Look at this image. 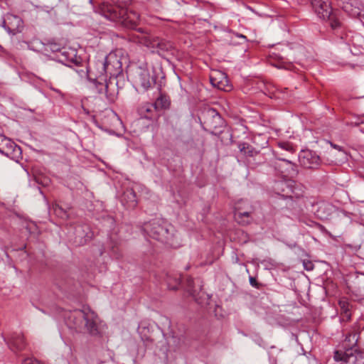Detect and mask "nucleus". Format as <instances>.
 Wrapping results in <instances>:
<instances>
[{
  "label": "nucleus",
  "mask_w": 364,
  "mask_h": 364,
  "mask_svg": "<svg viewBox=\"0 0 364 364\" xmlns=\"http://www.w3.org/2000/svg\"><path fill=\"white\" fill-rule=\"evenodd\" d=\"M97 315L89 306H84L82 309H76L66 316L65 322L69 328L76 332L87 331L92 335L98 333Z\"/></svg>",
  "instance_id": "1"
},
{
  "label": "nucleus",
  "mask_w": 364,
  "mask_h": 364,
  "mask_svg": "<svg viewBox=\"0 0 364 364\" xmlns=\"http://www.w3.org/2000/svg\"><path fill=\"white\" fill-rule=\"evenodd\" d=\"M309 1L317 16L328 22L332 29H337L341 26L338 17L340 11L332 9L330 0H309Z\"/></svg>",
  "instance_id": "2"
},
{
  "label": "nucleus",
  "mask_w": 364,
  "mask_h": 364,
  "mask_svg": "<svg viewBox=\"0 0 364 364\" xmlns=\"http://www.w3.org/2000/svg\"><path fill=\"white\" fill-rule=\"evenodd\" d=\"M105 16L110 21L120 23L125 28L136 29L139 21V14L119 6H111L107 8Z\"/></svg>",
  "instance_id": "3"
},
{
  "label": "nucleus",
  "mask_w": 364,
  "mask_h": 364,
  "mask_svg": "<svg viewBox=\"0 0 364 364\" xmlns=\"http://www.w3.org/2000/svg\"><path fill=\"white\" fill-rule=\"evenodd\" d=\"M170 225L159 220H152L144 223L142 231L144 235L167 245H171L173 233L170 232Z\"/></svg>",
  "instance_id": "4"
},
{
  "label": "nucleus",
  "mask_w": 364,
  "mask_h": 364,
  "mask_svg": "<svg viewBox=\"0 0 364 364\" xmlns=\"http://www.w3.org/2000/svg\"><path fill=\"white\" fill-rule=\"evenodd\" d=\"M333 364H364V351L349 348L346 350H335Z\"/></svg>",
  "instance_id": "5"
},
{
  "label": "nucleus",
  "mask_w": 364,
  "mask_h": 364,
  "mask_svg": "<svg viewBox=\"0 0 364 364\" xmlns=\"http://www.w3.org/2000/svg\"><path fill=\"white\" fill-rule=\"evenodd\" d=\"M97 65L100 67V73L109 75L110 79L117 77L122 71V64L118 57L109 53L102 60H97Z\"/></svg>",
  "instance_id": "6"
},
{
  "label": "nucleus",
  "mask_w": 364,
  "mask_h": 364,
  "mask_svg": "<svg viewBox=\"0 0 364 364\" xmlns=\"http://www.w3.org/2000/svg\"><path fill=\"white\" fill-rule=\"evenodd\" d=\"M272 166L276 171L284 176L294 178L299 174L298 166L295 163L277 154Z\"/></svg>",
  "instance_id": "7"
},
{
  "label": "nucleus",
  "mask_w": 364,
  "mask_h": 364,
  "mask_svg": "<svg viewBox=\"0 0 364 364\" xmlns=\"http://www.w3.org/2000/svg\"><path fill=\"white\" fill-rule=\"evenodd\" d=\"M136 82L144 89L148 90L157 83L156 70L147 66H140L136 70Z\"/></svg>",
  "instance_id": "8"
},
{
  "label": "nucleus",
  "mask_w": 364,
  "mask_h": 364,
  "mask_svg": "<svg viewBox=\"0 0 364 364\" xmlns=\"http://www.w3.org/2000/svg\"><path fill=\"white\" fill-rule=\"evenodd\" d=\"M73 234V235L70 237V240L76 247L85 245L93 237V232L89 225L81 223H77L74 225Z\"/></svg>",
  "instance_id": "9"
},
{
  "label": "nucleus",
  "mask_w": 364,
  "mask_h": 364,
  "mask_svg": "<svg viewBox=\"0 0 364 364\" xmlns=\"http://www.w3.org/2000/svg\"><path fill=\"white\" fill-rule=\"evenodd\" d=\"M0 153L18 161L21 157V149L6 136L0 135Z\"/></svg>",
  "instance_id": "10"
},
{
  "label": "nucleus",
  "mask_w": 364,
  "mask_h": 364,
  "mask_svg": "<svg viewBox=\"0 0 364 364\" xmlns=\"http://www.w3.org/2000/svg\"><path fill=\"white\" fill-rule=\"evenodd\" d=\"M245 203V200H240L237 202L235 207V219L240 225L245 226L250 225L253 221L254 209L252 205L247 204V211H243L242 205Z\"/></svg>",
  "instance_id": "11"
},
{
  "label": "nucleus",
  "mask_w": 364,
  "mask_h": 364,
  "mask_svg": "<svg viewBox=\"0 0 364 364\" xmlns=\"http://www.w3.org/2000/svg\"><path fill=\"white\" fill-rule=\"evenodd\" d=\"M299 161L302 167L308 169H316L321 164L319 156L311 150H302L299 155Z\"/></svg>",
  "instance_id": "12"
},
{
  "label": "nucleus",
  "mask_w": 364,
  "mask_h": 364,
  "mask_svg": "<svg viewBox=\"0 0 364 364\" xmlns=\"http://www.w3.org/2000/svg\"><path fill=\"white\" fill-rule=\"evenodd\" d=\"M4 339L9 348L14 353L23 351L27 346L25 338L21 333H12L9 336L4 337Z\"/></svg>",
  "instance_id": "13"
},
{
  "label": "nucleus",
  "mask_w": 364,
  "mask_h": 364,
  "mask_svg": "<svg viewBox=\"0 0 364 364\" xmlns=\"http://www.w3.org/2000/svg\"><path fill=\"white\" fill-rule=\"evenodd\" d=\"M92 81L97 93H105L108 99H112L114 96V89L111 87L113 85V81L116 79H109V81L107 79H89Z\"/></svg>",
  "instance_id": "14"
},
{
  "label": "nucleus",
  "mask_w": 364,
  "mask_h": 364,
  "mask_svg": "<svg viewBox=\"0 0 364 364\" xmlns=\"http://www.w3.org/2000/svg\"><path fill=\"white\" fill-rule=\"evenodd\" d=\"M204 117L205 124H206L210 129H216L223 126V119L215 109H208L204 113Z\"/></svg>",
  "instance_id": "15"
},
{
  "label": "nucleus",
  "mask_w": 364,
  "mask_h": 364,
  "mask_svg": "<svg viewBox=\"0 0 364 364\" xmlns=\"http://www.w3.org/2000/svg\"><path fill=\"white\" fill-rule=\"evenodd\" d=\"M23 21L21 18L17 16L8 15L6 18L3 22V26L8 31L9 33L15 35L21 31L22 28Z\"/></svg>",
  "instance_id": "16"
},
{
  "label": "nucleus",
  "mask_w": 364,
  "mask_h": 364,
  "mask_svg": "<svg viewBox=\"0 0 364 364\" xmlns=\"http://www.w3.org/2000/svg\"><path fill=\"white\" fill-rule=\"evenodd\" d=\"M278 186L281 187L283 191H284V186H287V188L289 189V191H287L286 195H284L286 197L293 199L294 198H299L303 196L304 191H302L301 188L295 187L294 181H290L288 183L282 181L280 182Z\"/></svg>",
  "instance_id": "17"
},
{
  "label": "nucleus",
  "mask_w": 364,
  "mask_h": 364,
  "mask_svg": "<svg viewBox=\"0 0 364 364\" xmlns=\"http://www.w3.org/2000/svg\"><path fill=\"white\" fill-rule=\"evenodd\" d=\"M122 201L129 208H134L137 205L136 196L132 189L126 190L122 196Z\"/></svg>",
  "instance_id": "18"
},
{
  "label": "nucleus",
  "mask_w": 364,
  "mask_h": 364,
  "mask_svg": "<svg viewBox=\"0 0 364 364\" xmlns=\"http://www.w3.org/2000/svg\"><path fill=\"white\" fill-rule=\"evenodd\" d=\"M156 46L158 49L157 52L161 55L165 53L171 52L174 48L173 43L171 41L164 39H159L156 41Z\"/></svg>",
  "instance_id": "19"
},
{
  "label": "nucleus",
  "mask_w": 364,
  "mask_h": 364,
  "mask_svg": "<svg viewBox=\"0 0 364 364\" xmlns=\"http://www.w3.org/2000/svg\"><path fill=\"white\" fill-rule=\"evenodd\" d=\"M338 305L341 308V320L343 322L350 321L351 313L350 309V304L346 300H340Z\"/></svg>",
  "instance_id": "20"
},
{
  "label": "nucleus",
  "mask_w": 364,
  "mask_h": 364,
  "mask_svg": "<svg viewBox=\"0 0 364 364\" xmlns=\"http://www.w3.org/2000/svg\"><path fill=\"white\" fill-rule=\"evenodd\" d=\"M359 337H360V332L354 331L353 332L348 333L346 336L345 341H344V342L346 343L344 350H346V349H348L349 348H357L356 346H357Z\"/></svg>",
  "instance_id": "21"
},
{
  "label": "nucleus",
  "mask_w": 364,
  "mask_h": 364,
  "mask_svg": "<svg viewBox=\"0 0 364 364\" xmlns=\"http://www.w3.org/2000/svg\"><path fill=\"white\" fill-rule=\"evenodd\" d=\"M170 97L164 93H160L159 96L156 98L154 105L155 109H168L170 106Z\"/></svg>",
  "instance_id": "22"
},
{
  "label": "nucleus",
  "mask_w": 364,
  "mask_h": 364,
  "mask_svg": "<svg viewBox=\"0 0 364 364\" xmlns=\"http://www.w3.org/2000/svg\"><path fill=\"white\" fill-rule=\"evenodd\" d=\"M238 148L240 152L247 156L252 157L259 154V151L256 149L245 142L240 143Z\"/></svg>",
  "instance_id": "23"
},
{
  "label": "nucleus",
  "mask_w": 364,
  "mask_h": 364,
  "mask_svg": "<svg viewBox=\"0 0 364 364\" xmlns=\"http://www.w3.org/2000/svg\"><path fill=\"white\" fill-rule=\"evenodd\" d=\"M154 110L156 109L154 104L146 103L139 107V112L141 117L150 119L153 117Z\"/></svg>",
  "instance_id": "24"
},
{
  "label": "nucleus",
  "mask_w": 364,
  "mask_h": 364,
  "mask_svg": "<svg viewBox=\"0 0 364 364\" xmlns=\"http://www.w3.org/2000/svg\"><path fill=\"white\" fill-rule=\"evenodd\" d=\"M218 79H227L226 75L223 73H215L214 75L210 77V82L214 87H217L218 89L224 90V84L222 80H218Z\"/></svg>",
  "instance_id": "25"
},
{
  "label": "nucleus",
  "mask_w": 364,
  "mask_h": 364,
  "mask_svg": "<svg viewBox=\"0 0 364 364\" xmlns=\"http://www.w3.org/2000/svg\"><path fill=\"white\" fill-rule=\"evenodd\" d=\"M70 208L69 206H66L65 208H63L62 205L56 204L53 206V210L55 214L62 218V219H68L69 217L68 210Z\"/></svg>",
  "instance_id": "26"
},
{
  "label": "nucleus",
  "mask_w": 364,
  "mask_h": 364,
  "mask_svg": "<svg viewBox=\"0 0 364 364\" xmlns=\"http://www.w3.org/2000/svg\"><path fill=\"white\" fill-rule=\"evenodd\" d=\"M167 286L171 290H176L178 289V287L181 285V279L179 277H173L170 275L167 277Z\"/></svg>",
  "instance_id": "27"
},
{
  "label": "nucleus",
  "mask_w": 364,
  "mask_h": 364,
  "mask_svg": "<svg viewBox=\"0 0 364 364\" xmlns=\"http://www.w3.org/2000/svg\"><path fill=\"white\" fill-rule=\"evenodd\" d=\"M100 67L97 65V60L95 63L93 67H90L88 73L90 75L93 74L95 76V79H107V74H101Z\"/></svg>",
  "instance_id": "28"
},
{
  "label": "nucleus",
  "mask_w": 364,
  "mask_h": 364,
  "mask_svg": "<svg viewBox=\"0 0 364 364\" xmlns=\"http://www.w3.org/2000/svg\"><path fill=\"white\" fill-rule=\"evenodd\" d=\"M186 289L193 296H195L197 289L195 288V282L193 278L188 277L186 281Z\"/></svg>",
  "instance_id": "29"
},
{
  "label": "nucleus",
  "mask_w": 364,
  "mask_h": 364,
  "mask_svg": "<svg viewBox=\"0 0 364 364\" xmlns=\"http://www.w3.org/2000/svg\"><path fill=\"white\" fill-rule=\"evenodd\" d=\"M278 146L283 150H286L289 152L293 153L295 151L294 146L289 142H286V141L279 142V143H278Z\"/></svg>",
  "instance_id": "30"
},
{
  "label": "nucleus",
  "mask_w": 364,
  "mask_h": 364,
  "mask_svg": "<svg viewBox=\"0 0 364 364\" xmlns=\"http://www.w3.org/2000/svg\"><path fill=\"white\" fill-rule=\"evenodd\" d=\"M249 281H250V284H251V286H252L253 287H255L257 289H259L261 288V287L262 286V284L259 283L257 281L255 277H250Z\"/></svg>",
  "instance_id": "31"
},
{
  "label": "nucleus",
  "mask_w": 364,
  "mask_h": 364,
  "mask_svg": "<svg viewBox=\"0 0 364 364\" xmlns=\"http://www.w3.org/2000/svg\"><path fill=\"white\" fill-rule=\"evenodd\" d=\"M22 364H42L39 360L33 358H25Z\"/></svg>",
  "instance_id": "32"
},
{
  "label": "nucleus",
  "mask_w": 364,
  "mask_h": 364,
  "mask_svg": "<svg viewBox=\"0 0 364 364\" xmlns=\"http://www.w3.org/2000/svg\"><path fill=\"white\" fill-rule=\"evenodd\" d=\"M304 267L307 271H311L314 269V264L309 260H304L303 262Z\"/></svg>",
  "instance_id": "33"
},
{
  "label": "nucleus",
  "mask_w": 364,
  "mask_h": 364,
  "mask_svg": "<svg viewBox=\"0 0 364 364\" xmlns=\"http://www.w3.org/2000/svg\"><path fill=\"white\" fill-rule=\"evenodd\" d=\"M330 144H331V147H333V149H337V150H338V151H343V147H341V146H338V145H337V144H333V143H332V142H330Z\"/></svg>",
  "instance_id": "34"
},
{
  "label": "nucleus",
  "mask_w": 364,
  "mask_h": 364,
  "mask_svg": "<svg viewBox=\"0 0 364 364\" xmlns=\"http://www.w3.org/2000/svg\"><path fill=\"white\" fill-rule=\"evenodd\" d=\"M75 57V55H73V56H71L70 58H68V60L70 61V62H74L75 63H77V60H74L73 58Z\"/></svg>",
  "instance_id": "35"
},
{
  "label": "nucleus",
  "mask_w": 364,
  "mask_h": 364,
  "mask_svg": "<svg viewBox=\"0 0 364 364\" xmlns=\"http://www.w3.org/2000/svg\"><path fill=\"white\" fill-rule=\"evenodd\" d=\"M247 204H249V203H247V201H245V203L242 205V207L243 208V211H247Z\"/></svg>",
  "instance_id": "36"
},
{
  "label": "nucleus",
  "mask_w": 364,
  "mask_h": 364,
  "mask_svg": "<svg viewBox=\"0 0 364 364\" xmlns=\"http://www.w3.org/2000/svg\"><path fill=\"white\" fill-rule=\"evenodd\" d=\"M51 50L53 51L58 50V48H57V45L56 44L51 45Z\"/></svg>",
  "instance_id": "37"
},
{
  "label": "nucleus",
  "mask_w": 364,
  "mask_h": 364,
  "mask_svg": "<svg viewBox=\"0 0 364 364\" xmlns=\"http://www.w3.org/2000/svg\"><path fill=\"white\" fill-rule=\"evenodd\" d=\"M360 17L364 20V9L360 13Z\"/></svg>",
  "instance_id": "38"
},
{
  "label": "nucleus",
  "mask_w": 364,
  "mask_h": 364,
  "mask_svg": "<svg viewBox=\"0 0 364 364\" xmlns=\"http://www.w3.org/2000/svg\"><path fill=\"white\" fill-rule=\"evenodd\" d=\"M176 346H181V338H178V342L177 343Z\"/></svg>",
  "instance_id": "39"
},
{
  "label": "nucleus",
  "mask_w": 364,
  "mask_h": 364,
  "mask_svg": "<svg viewBox=\"0 0 364 364\" xmlns=\"http://www.w3.org/2000/svg\"><path fill=\"white\" fill-rule=\"evenodd\" d=\"M240 38H245V36H243V35H240Z\"/></svg>",
  "instance_id": "40"
},
{
  "label": "nucleus",
  "mask_w": 364,
  "mask_h": 364,
  "mask_svg": "<svg viewBox=\"0 0 364 364\" xmlns=\"http://www.w3.org/2000/svg\"><path fill=\"white\" fill-rule=\"evenodd\" d=\"M173 342H176V337H173Z\"/></svg>",
  "instance_id": "41"
},
{
  "label": "nucleus",
  "mask_w": 364,
  "mask_h": 364,
  "mask_svg": "<svg viewBox=\"0 0 364 364\" xmlns=\"http://www.w3.org/2000/svg\"><path fill=\"white\" fill-rule=\"evenodd\" d=\"M63 55H66V53H65V52H63Z\"/></svg>",
  "instance_id": "42"
}]
</instances>
